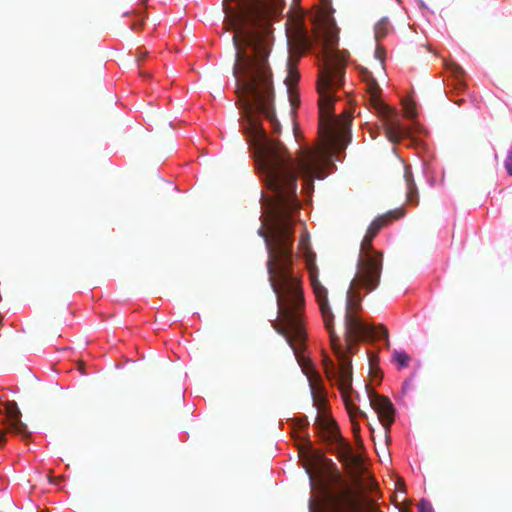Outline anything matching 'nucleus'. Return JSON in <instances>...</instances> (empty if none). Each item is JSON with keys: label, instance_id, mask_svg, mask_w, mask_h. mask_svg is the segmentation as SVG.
<instances>
[{"label": "nucleus", "instance_id": "nucleus-3", "mask_svg": "<svg viewBox=\"0 0 512 512\" xmlns=\"http://www.w3.org/2000/svg\"><path fill=\"white\" fill-rule=\"evenodd\" d=\"M359 289H364L366 292L371 291L354 284V279L347 291L346 312L344 316V337L347 349L352 351V348L356 347L361 340L376 341L382 338L386 340V345L389 347L388 329L384 325L374 326L367 324L358 317L357 313L361 309L362 300L358 292Z\"/></svg>", "mask_w": 512, "mask_h": 512}, {"label": "nucleus", "instance_id": "nucleus-18", "mask_svg": "<svg viewBox=\"0 0 512 512\" xmlns=\"http://www.w3.org/2000/svg\"><path fill=\"white\" fill-rule=\"evenodd\" d=\"M348 411V414L350 416V419H351V422H352V429H353V432L354 434L357 436L360 432V426L359 424L355 421V418L357 416H366V414L364 412H362L357 406L354 405V409H353V413L351 414L350 411L347 409Z\"/></svg>", "mask_w": 512, "mask_h": 512}, {"label": "nucleus", "instance_id": "nucleus-26", "mask_svg": "<svg viewBox=\"0 0 512 512\" xmlns=\"http://www.w3.org/2000/svg\"><path fill=\"white\" fill-rule=\"evenodd\" d=\"M368 507H369L370 512H382L379 510L378 506L376 505V503L374 501H369Z\"/></svg>", "mask_w": 512, "mask_h": 512}, {"label": "nucleus", "instance_id": "nucleus-11", "mask_svg": "<svg viewBox=\"0 0 512 512\" xmlns=\"http://www.w3.org/2000/svg\"><path fill=\"white\" fill-rule=\"evenodd\" d=\"M404 216V211L402 209H395L387 212L386 214L380 215L375 218L372 223L369 225L367 229V234L370 237H376L379 231L385 227L392 220L399 219Z\"/></svg>", "mask_w": 512, "mask_h": 512}, {"label": "nucleus", "instance_id": "nucleus-2", "mask_svg": "<svg viewBox=\"0 0 512 512\" xmlns=\"http://www.w3.org/2000/svg\"><path fill=\"white\" fill-rule=\"evenodd\" d=\"M307 268L313 293L319 305L325 328L329 332L332 348L339 360L338 371H334L333 363L330 360H327L325 363V371L328 378H336L346 409H348L352 414L354 409V404L350 398V394L353 392L352 366L351 361L346 356V352L353 353L354 347L352 348V351H349L347 348L346 351L343 349L340 338L336 335L334 330V314L329 305L327 288L319 281L318 269L313 260L309 259L307 261Z\"/></svg>", "mask_w": 512, "mask_h": 512}, {"label": "nucleus", "instance_id": "nucleus-21", "mask_svg": "<svg viewBox=\"0 0 512 512\" xmlns=\"http://www.w3.org/2000/svg\"><path fill=\"white\" fill-rule=\"evenodd\" d=\"M419 512H434L431 503L427 500L422 499L418 504Z\"/></svg>", "mask_w": 512, "mask_h": 512}, {"label": "nucleus", "instance_id": "nucleus-12", "mask_svg": "<svg viewBox=\"0 0 512 512\" xmlns=\"http://www.w3.org/2000/svg\"><path fill=\"white\" fill-rule=\"evenodd\" d=\"M311 48V41L304 30H299L294 36L291 49L294 54H298V56H302L303 53L308 51Z\"/></svg>", "mask_w": 512, "mask_h": 512}, {"label": "nucleus", "instance_id": "nucleus-16", "mask_svg": "<svg viewBox=\"0 0 512 512\" xmlns=\"http://www.w3.org/2000/svg\"><path fill=\"white\" fill-rule=\"evenodd\" d=\"M392 358L393 361L398 364L399 368L407 367L410 362V356L405 351L395 350Z\"/></svg>", "mask_w": 512, "mask_h": 512}, {"label": "nucleus", "instance_id": "nucleus-10", "mask_svg": "<svg viewBox=\"0 0 512 512\" xmlns=\"http://www.w3.org/2000/svg\"><path fill=\"white\" fill-rule=\"evenodd\" d=\"M351 122V116L346 115L343 118L337 119L334 123H330L328 121L325 126L321 125V129L324 130L325 137L328 141L334 140L336 138V132L344 138L349 132Z\"/></svg>", "mask_w": 512, "mask_h": 512}, {"label": "nucleus", "instance_id": "nucleus-22", "mask_svg": "<svg viewBox=\"0 0 512 512\" xmlns=\"http://www.w3.org/2000/svg\"><path fill=\"white\" fill-rule=\"evenodd\" d=\"M313 401L314 406L317 407V409H321L325 405V398L321 394L313 393Z\"/></svg>", "mask_w": 512, "mask_h": 512}, {"label": "nucleus", "instance_id": "nucleus-4", "mask_svg": "<svg viewBox=\"0 0 512 512\" xmlns=\"http://www.w3.org/2000/svg\"><path fill=\"white\" fill-rule=\"evenodd\" d=\"M321 60L323 64L319 67L317 89L320 95V112L323 114L325 111L329 113L333 104L332 89L343 83L345 59L325 44L321 50Z\"/></svg>", "mask_w": 512, "mask_h": 512}, {"label": "nucleus", "instance_id": "nucleus-20", "mask_svg": "<svg viewBox=\"0 0 512 512\" xmlns=\"http://www.w3.org/2000/svg\"><path fill=\"white\" fill-rule=\"evenodd\" d=\"M404 113H405V116L408 118H415L417 115L415 104L411 101L405 102L404 103Z\"/></svg>", "mask_w": 512, "mask_h": 512}, {"label": "nucleus", "instance_id": "nucleus-31", "mask_svg": "<svg viewBox=\"0 0 512 512\" xmlns=\"http://www.w3.org/2000/svg\"><path fill=\"white\" fill-rule=\"evenodd\" d=\"M305 244V239H301L300 240V245H304Z\"/></svg>", "mask_w": 512, "mask_h": 512}, {"label": "nucleus", "instance_id": "nucleus-14", "mask_svg": "<svg viewBox=\"0 0 512 512\" xmlns=\"http://www.w3.org/2000/svg\"><path fill=\"white\" fill-rule=\"evenodd\" d=\"M391 30L392 26L389 19L387 17L381 18L374 27L375 40L379 43Z\"/></svg>", "mask_w": 512, "mask_h": 512}, {"label": "nucleus", "instance_id": "nucleus-30", "mask_svg": "<svg viewBox=\"0 0 512 512\" xmlns=\"http://www.w3.org/2000/svg\"><path fill=\"white\" fill-rule=\"evenodd\" d=\"M305 467H306V471H307L308 473H310V468L308 467V464H305Z\"/></svg>", "mask_w": 512, "mask_h": 512}, {"label": "nucleus", "instance_id": "nucleus-7", "mask_svg": "<svg viewBox=\"0 0 512 512\" xmlns=\"http://www.w3.org/2000/svg\"><path fill=\"white\" fill-rule=\"evenodd\" d=\"M365 75L367 91L370 94V104L375 112L384 120V128L388 139L393 143L401 141L407 136V130L399 122L393 120L396 113L381 101L379 97L381 89L376 80L367 71H365Z\"/></svg>", "mask_w": 512, "mask_h": 512}, {"label": "nucleus", "instance_id": "nucleus-1", "mask_svg": "<svg viewBox=\"0 0 512 512\" xmlns=\"http://www.w3.org/2000/svg\"><path fill=\"white\" fill-rule=\"evenodd\" d=\"M283 7V0L223 1L225 23L234 32L233 74L240 109L247 122L244 132H265L257 114L270 121L273 132L280 131L268 57L272 44L271 20Z\"/></svg>", "mask_w": 512, "mask_h": 512}, {"label": "nucleus", "instance_id": "nucleus-6", "mask_svg": "<svg viewBox=\"0 0 512 512\" xmlns=\"http://www.w3.org/2000/svg\"><path fill=\"white\" fill-rule=\"evenodd\" d=\"M374 238H369L367 233L364 236L354 277V284L367 290H375L378 287L382 273V254L373 252L372 241Z\"/></svg>", "mask_w": 512, "mask_h": 512}, {"label": "nucleus", "instance_id": "nucleus-17", "mask_svg": "<svg viewBox=\"0 0 512 512\" xmlns=\"http://www.w3.org/2000/svg\"><path fill=\"white\" fill-rule=\"evenodd\" d=\"M366 474V472L364 473ZM360 490L372 491L377 488L378 484L371 475L361 476V485H356Z\"/></svg>", "mask_w": 512, "mask_h": 512}, {"label": "nucleus", "instance_id": "nucleus-24", "mask_svg": "<svg viewBox=\"0 0 512 512\" xmlns=\"http://www.w3.org/2000/svg\"><path fill=\"white\" fill-rule=\"evenodd\" d=\"M505 168L507 173L512 176V149L509 150L507 159L505 160Z\"/></svg>", "mask_w": 512, "mask_h": 512}, {"label": "nucleus", "instance_id": "nucleus-19", "mask_svg": "<svg viewBox=\"0 0 512 512\" xmlns=\"http://www.w3.org/2000/svg\"><path fill=\"white\" fill-rule=\"evenodd\" d=\"M446 68L451 71V73L455 76L456 79L460 80L465 72L463 68L454 61L446 62Z\"/></svg>", "mask_w": 512, "mask_h": 512}, {"label": "nucleus", "instance_id": "nucleus-23", "mask_svg": "<svg viewBox=\"0 0 512 512\" xmlns=\"http://www.w3.org/2000/svg\"><path fill=\"white\" fill-rule=\"evenodd\" d=\"M289 100L292 107H297L299 105V96L294 90H288Z\"/></svg>", "mask_w": 512, "mask_h": 512}, {"label": "nucleus", "instance_id": "nucleus-15", "mask_svg": "<svg viewBox=\"0 0 512 512\" xmlns=\"http://www.w3.org/2000/svg\"><path fill=\"white\" fill-rule=\"evenodd\" d=\"M288 76L286 78V85L288 90H293V86L298 82L300 75L298 71L295 69L294 65L291 61L287 63Z\"/></svg>", "mask_w": 512, "mask_h": 512}, {"label": "nucleus", "instance_id": "nucleus-29", "mask_svg": "<svg viewBox=\"0 0 512 512\" xmlns=\"http://www.w3.org/2000/svg\"><path fill=\"white\" fill-rule=\"evenodd\" d=\"M314 458H315L314 460H315L316 462H320V461L322 460V455H320V454H316V455H314Z\"/></svg>", "mask_w": 512, "mask_h": 512}, {"label": "nucleus", "instance_id": "nucleus-27", "mask_svg": "<svg viewBox=\"0 0 512 512\" xmlns=\"http://www.w3.org/2000/svg\"><path fill=\"white\" fill-rule=\"evenodd\" d=\"M396 485L398 487H400L401 489L404 488V480L403 479H398V481L396 482Z\"/></svg>", "mask_w": 512, "mask_h": 512}, {"label": "nucleus", "instance_id": "nucleus-13", "mask_svg": "<svg viewBox=\"0 0 512 512\" xmlns=\"http://www.w3.org/2000/svg\"><path fill=\"white\" fill-rule=\"evenodd\" d=\"M405 181L407 185V201L410 204L418 205L419 199H418V190L416 187V184L414 182L412 172L409 168L405 169Z\"/></svg>", "mask_w": 512, "mask_h": 512}, {"label": "nucleus", "instance_id": "nucleus-8", "mask_svg": "<svg viewBox=\"0 0 512 512\" xmlns=\"http://www.w3.org/2000/svg\"><path fill=\"white\" fill-rule=\"evenodd\" d=\"M0 409V448L6 443L7 433H13L27 440L31 436L27 425L22 421V413L15 401L3 403Z\"/></svg>", "mask_w": 512, "mask_h": 512}, {"label": "nucleus", "instance_id": "nucleus-9", "mask_svg": "<svg viewBox=\"0 0 512 512\" xmlns=\"http://www.w3.org/2000/svg\"><path fill=\"white\" fill-rule=\"evenodd\" d=\"M369 401L371 407L377 412L380 421L384 423L386 429L394 421V407L389 398L378 395L375 392H369Z\"/></svg>", "mask_w": 512, "mask_h": 512}, {"label": "nucleus", "instance_id": "nucleus-25", "mask_svg": "<svg viewBox=\"0 0 512 512\" xmlns=\"http://www.w3.org/2000/svg\"><path fill=\"white\" fill-rule=\"evenodd\" d=\"M384 54H385V49L382 46L378 45L376 48V51H375V56H376V58H378L380 60V62H383Z\"/></svg>", "mask_w": 512, "mask_h": 512}, {"label": "nucleus", "instance_id": "nucleus-5", "mask_svg": "<svg viewBox=\"0 0 512 512\" xmlns=\"http://www.w3.org/2000/svg\"><path fill=\"white\" fill-rule=\"evenodd\" d=\"M314 426L323 440L338 443L340 461L346 466L354 484L361 485V476L366 471L362 459L353 453L351 445L341 437L335 422L325 415H317Z\"/></svg>", "mask_w": 512, "mask_h": 512}, {"label": "nucleus", "instance_id": "nucleus-28", "mask_svg": "<svg viewBox=\"0 0 512 512\" xmlns=\"http://www.w3.org/2000/svg\"><path fill=\"white\" fill-rule=\"evenodd\" d=\"M142 25V21H140L139 23H135L131 26V28L133 30H137L140 26Z\"/></svg>", "mask_w": 512, "mask_h": 512}]
</instances>
